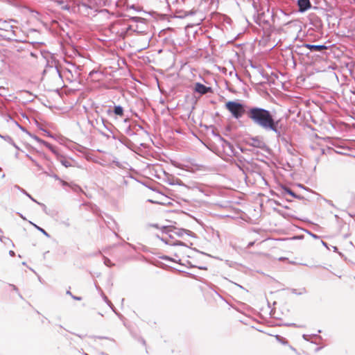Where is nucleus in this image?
<instances>
[{
  "label": "nucleus",
  "mask_w": 355,
  "mask_h": 355,
  "mask_svg": "<svg viewBox=\"0 0 355 355\" xmlns=\"http://www.w3.org/2000/svg\"><path fill=\"white\" fill-rule=\"evenodd\" d=\"M246 116L254 125L266 132H270L272 129L277 130L276 125L282 120L277 117L275 110H269L257 106L248 107Z\"/></svg>",
  "instance_id": "f257e3e1"
},
{
  "label": "nucleus",
  "mask_w": 355,
  "mask_h": 355,
  "mask_svg": "<svg viewBox=\"0 0 355 355\" xmlns=\"http://www.w3.org/2000/svg\"><path fill=\"white\" fill-rule=\"evenodd\" d=\"M226 109L232 114L235 119H240L245 114V105L236 101H230L225 103Z\"/></svg>",
  "instance_id": "f03ea898"
},
{
  "label": "nucleus",
  "mask_w": 355,
  "mask_h": 355,
  "mask_svg": "<svg viewBox=\"0 0 355 355\" xmlns=\"http://www.w3.org/2000/svg\"><path fill=\"white\" fill-rule=\"evenodd\" d=\"M162 231L164 234H174L179 237H182L184 234H187L189 236L194 237L195 234L188 230L182 229V228H177L174 226H163L162 227Z\"/></svg>",
  "instance_id": "7ed1b4c3"
},
{
  "label": "nucleus",
  "mask_w": 355,
  "mask_h": 355,
  "mask_svg": "<svg viewBox=\"0 0 355 355\" xmlns=\"http://www.w3.org/2000/svg\"><path fill=\"white\" fill-rule=\"evenodd\" d=\"M290 16V13L286 12L282 9H277L276 11L272 10L271 18L272 23L275 24L277 21L280 24H286L288 23L287 18Z\"/></svg>",
  "instance_id": "20e7f679"
},
{
  "label": "nucleus",
  "mask_w": 355,
  "mask_h": 355,
  "mask_svg": "<svg viewBox=\"0 0 355 355\" xmlns=\"http://www.w3.org/2000/svg\"><path fill=\"white\" fill-rule=\"evenodd\" d=\"M307 48L309 49V55H311V57L317 56L320 57L324 54L325 51L328 49V46L325 44H309L308 46H306Z\"/></svg>",
  "instance_id": "39448f33"
},
{
  "label": "nucleus",
  "mask_w": 355,
  "mask_h": 355,
  "mask_svg": "<svg viewBox=\"0 0 355 355\" xmlns=\"http://www.w3.org/2000/svg\"><path fill=\"white\" fill-rule=\"evenodd\" d=\"M276 125L277 129H272L270 132H272L275 134L278 140L281 141L285 144H288V141L285 134V126L282 123V120Z\"/></svg>",
  "instance_id": "423d86ee"
},
{
  "label": "nucleus",
  "mask_w": 355,
  "mask_h": 355,
  "mask_svg": "<svg viewBox=\"0 0 355 355\" xmlns=\"http://www.w3.org/2000/svg\"><path fill=\"white\" fill-rule=\"evenodd\" d=\"M18 29H12V31H3L0 33V37L7 41L20 42L18 38Z\"/></svg>",
  "instance_id": "0eeeda50"
},
{
  "label": "nucleus",
  "mask_w": 355,
  "mask_h": 355,
  "mask_svg": "<svg viewBox=\"0 0 355 355\" xmlns=\"http://www.w3.org/2000/svg\"><path fill=\"white\" fill-rule=\"evenodd\" d=\"M222 141V147L224 150V151L227 153V155L231 156L234 155L236 156L238 152L236 150L234 145L231 144L230 141L221 139Z\"/></svg>",
  "instance_id": "6e6552de"
},
{
  "label": "nucleus",
  "mask_w": 355,
  "mask_h": 355,
  "mask_svg": "<svg viewBox=\"0 0 355 355\" xmlns=\"http://www.w3.org/2000/svg\"><path fill=\"white\" fill-rule=\"evenodd\" d=\"M168 235V238H160V240L162 241L163 242H164L167 245H172V246H176V245H179V246H187V245L180 241H173V234H167ZM157 237L159 239V236H157Z\"/></svg>",
  "instance_id": "1a4fd4ad"
},
{
  "label": "nucleus",
  "mask_w": 355,
  "mask_h": 355,
  "mask_svg": "<svg viewBox=\"0 0 355 355\" xmlns=\"http://www.w3.org/2000/svg\"><path fill=\"white\" fill-rule=\"evenodd\" d=\"M194 92L200 94V95H204L209 92H211L212 89L211 87H207L200 83H196L195 84Z\"/></svg>",
  "instance_id": "9d476101"
},
{
  "label": "nucleus",
  "mask_w": 355,
  "mask_h": 355,
  "mask_svg": "<svg viewBox=\"0 0 355 355\" xmlns=\"http://www.w3.org/2000/svg\"><path fill=\"white\" fill-rule=\"evenodd\" d=\"M298 11L301 13L305 12L309 10L312 5L310 0H297Z\"/></svg>",
  "instance_id": "9b49d317"
},
{
  "label": "nucleus",
  "mask_w": 355,
  "mask_h": 355,
  "mask_svg": "<svg viewBox=\"0 0 355 355\" xmlns=\"http://www.w3.org/2000/svg\"><path fill=\"white\" fill-rule=\"evenodd\" d=\"M248 144L258 148H263L265 146V143L258 137L250 138Z\"/></svg>",
  "instance_id": "f8f14e48"
},
{
  "label": "nucleus",
  "mask_w": 355,
  "mask_h": 355,
  "mask_svg": "<svg viewBox=\"0 0 355 355\" xmlns=\"http://www.w3.org/2000/svg\"><path fill=\"white\" fill-rule=\"evenodd\" d=\"M309 44H303L302 45H297L295 47V52L299 55H304L309 58L311 55H309V49L307 48Z\"/></svg>",
  "instance_id": "ddd939ff"
},
{
  "label": "nucleus",
  "mask_w": 355,
  "mask_h": 355,
  "mask_svg": "<svg viewBox=\"0 0 355 355\" xmlns=\"http://www.w3.org/2000/svg\"><path fill=\"white\" fill-rule=\"evenodd\" d=\"M107 113L109 115L111 114L112 113H114L116 116H122L124 114V110H123V107L121 105H114V110H111L110 109H108L107 110Z\"/></svg>",
  "instance_id": "4468645a"
},
{
  "label": "nucleus",
  "mask_w": 355,
  "mask_h": 355,
  "mask_svg": "<svg viewBox=\"0 0 355 355\" xmlns=\"http://www.w3.org/2000/svg\"><path fill=\"white\" fill-rule=\"evenodd\" d=\"M12 29H19L18 27L10 25L7 21H0V33L3 31H12Z\"/></svg>",
  "instance_id": "2eb2a0df"
},
{
  "label": "nucleus",
  "mask_w": 355,
  "mask_h": 355,
  "mask_svg": "<svg viewBox=\"0 0 355 355\" xmlns=\"http://www.w3.org/2000/svg\"><path fill=\"white\" fill-rule=\"evenodd\" d=\"M281 188L282 190V194L283 196L285 194H288V195L291 196L292 197L295 196V193L294 191H293L289 187H288L285 185H282Z\"/></svg>",
  "instance_id": "dca6fc26"
},
{
  "label": "nucleus",
  "mask_w": 355,
  "mask_h": 355,
  "mask_svg": "<svg viewBox=\"0 0 355 355\" xmlns=\"http://www.w3.org/2000/svg\"><path fill=\"white\" fill-rule=\"evenodd\" d=\"M57 159L63 166L67 168L71 166V162L61 155L57 156Z\"/></svg>",
  "instance_id": "f3484780"
},
{
  "label": "nucleus",
  "mask_w": 355,
  "mask_h": 355,
  "mask_svg": "<svg viewBox=\"0 0 355 355\" xmlns=\"http://www.w3.org/2000/svg\"><path fill=\"white\" fill-rule=\"evenodd\" d=\"M15 187L17 188L19 190H20L24 194H25L26 196H28L32 201L37 203L38 205H40L43 207H46L44 204L40 203L37 202L35 199H34L26 190L24 189L20 188L19 186L15 185Z\"/></svg>",
  "instance_id": "a211bd4d"
},
{
  "label": "nucleus",
  "mask_w": 355,
  "mask_h": 355,
  "mask_svg": "<svg viewBox=\"0 0 355 355\" xmlns=\"http://www.w3.org/2000/svg\"><path fill=\"white\" fill-rule=\"evenodd\" d=\"M42 144L44 145L46 148H48L53 154L56 155V157L60 155L57 149L49 142L42 141Z\"/></svg>",
  "instance_id": "6ab92c4d"
},
{
  "label": "nucleus",
  "mask_w": 355,
  "mask_h": 355,
  "mask_svg": "<svg viewBox=\"0 0 355 355\" xmlns=\"http://www.w3.org/2000/svg\"><path fill=\"white\" fill-rule=\"evenodd\" d=\"M105 222L107 224L108 228L112 230L114 232V234L117 235L114 230V226L116 225V222L112 218H110V220H105Z\"/></svg>",
  "instance_id": "aec40b11"
},
{
  "label": "nucleus",
  "mask_w": 355,
  "mask_h": 355,
  "mask_svg": "<svg viewBox=\"0 0 355 355\" xmlns=\"http://www.w3.org/2000/svg\"><path fill=\"white\" fill-rule=\"evenodd\" d=\"M31 224H32L38 231H40V232H42L44 236H46L47 238H49L50 237V235L46 231L44 230L43 228L39 227L38 225H37L36 224L32 223V222H30Z\"/></svg>",
  "instance_id": "412c9836"
},
{
  "label": "nucleus",
  "mask_w": 355,
  "mask_h": 355,
  "mask_svg": "<svg viewBox=\"0 0 355 355\" xmlns=\"http://www.w3.org/2000/svg\"><path fill=\"white\" fill-rule=\"evenodd\" d=\"M275 338L277 342L282 343L284 345H286L288 343V340L285 338H284L279 335H276Z\"/></svg>",
  "instance_id": "4be33fe9"
},
{
  "label": "nucleus",
  "mask_w": 355,
  "mask_h": 355,
  "mask_svg": "<svg viewBox=\"0 0 355 355\" xmlns=\"http://www.w3.org/2000/svg\"><path fill=\"white\" fill-rule=\"evenodd\" d=\"M26 157H28L33 162V164H34L38 168L39 170L43 169L42 166L28 154H26Z\"/></svg>",
  "instance_id": "5701e85b"
},
{
  "label": "nucleus",
  "mask_w": 355,
  "mask_h": 355,
  "mask_svg": "<svg viewBox=\"0 0 355 355\" xmlns=\"http://www.w3.org/2000/svg\"><path fill=\"white\" fill-rule=\"evenodd\" d=\"M134 129L133 127H132L131 125H128L126 129L125 130V132L126 135H129V136H133L135 135V132L134 131Z\"/></svg>",
  "instance_id": "b1692460"
},
{
  "label": "nucleus",
  "mask_w": 355,
  "mask_h": 355,
  "mask_svg": "<svg viewBox=\"0 0 355 355\" xmlns=\"http://www.w3.org/2000/svg\"><path fill=\"white\" fill-rule=\"evenodd\" d=\"M60 223V224L64 225L67 227H69L71 225V221L69 218H65L61 220Z\"/></svg>",
  "instance_id": "393cba45"
},
{
  "label": "nucleus",
  "mask_w": 355,
  "mask_h": 355,
  "mask_svg": "<svg viewBox=\"0 0 355 355\" xmlns=\"http://www.w3.org/2000/svg\"><path fill=\"white\" fill-rule=\"evenodd\" d=\"M292 293L295 294V295H302L304 293H306V291L304 288H302L301 291L300 292H297L296 289L295 288H293L292 289Z\"/></svg>",
  "instance_id": "a878e982"
},
{
  "label": "nucleus",
  "mask_w": 355,
  "mask_h": 355,
  "mask_svg": "<svg viewBox=\"0 0 355 355\" xmlns=\"http://www.w3.org/2000/svg\"><path fill=\"white\" fill-rule=\"evenodd\" d=\"M1 138L10 144L14 141L13 139L8 135L1 136Z\"/></svg>",
  "instance_id": "bb28decb"
},
{
  "label": "nucleus",
  "mask_w": 355,
  "mask_h": 355,
  "mask_svg": "<svg viewBox=\"0 0 355 355\" xmlns=\"http://www.w3.org/2000/svg\"><path fill=\"white\" fill-rule=\"evenodd\" d=\"M103 260H104L105 265L108 266V267H112L114 265V264L112 263L110 259H108L107 257H103Z\"/></svg>",
  "instance_id": "cd10ccee"
},
{
  "label": "nucleus",
  "mask_w": 355,
  "mask_h": 355,
  "mask_svg": "<svg viewBox=\"0 0 355 355\" xmlns=\"http://www.w3.org/2000/svg\"><path fill=\"white\" fill-rule=\"evenodd\" d=\"M28 135L33 138L34 139L35 141H37V142L40 143V144H42V141H44V140L41 139L39 137H37V135H32L31 133H28Z\"/></svg>",
  "instance_id": "c85d7f7f"
},
{
  "label": "nucleus",
  "mask_w": 355,
  "mask_h": 355,
  "mask_svg": "<svg viewBox=\"0 0 355 355\" xmlns=\"http://www.w3.org/2000/svg\"><path fill=\"white\" fill-rule=\"evenodd\" d=\"M44 173H45L46 175H47L50 177L53 178L55 180H60V178L58 177V175L55 173H49L46 171H44Z\"/></svg>",
  "instance_id": "c756f323"
},
{
  "label": "nucleus",
  "mask_w": 355,
  "mask_h": 355,
  "mask_svg": "<svg viewBox=\"0 0 355 355\" xmlns=\"http://www.w3.org/2000/svg\"><path fill=\"white\" fill-rule=\"evenodd\" d=\"M130 19L134 22H139V21L144 20L143 18L139 17H130Z\"/></svg>",
  "instance_id": "7c9ffc66"
},
{
  "label": "nucleus",
  "mask_w": 355,
  "mask_h": 355,
  "mask_svg": "<svg viewBox=\"0 0 355 355\" xmlns=\"http://www.w3.org/2000/svg\"><path fill=\"white\" fill-rule=\"evenodd\" d=\"M162 260H164V261H175L173 258L168 257V256H166V255H164L162 257H160Z\"/></svg>",
  "instance_id": "2f4dec72"
},
{
  "label": "nucleus",
  "mask_w": 355,
  "mask_h": 355,
  "mask_svg": "<svg viewBox=\"0 0 355 355\" xmlns=\"http://www.w3.org/2000/svg\"><path fill=\"white\" fill-rule=\"evenodd\" d=\"M3 239L6 240V241H8V242L10 243L12 246L14 247V243L13 242L9 239V238H7V237H1L0 236V241L3 242Z\"/></svg>",
  "instance_id": "473e14b6"
},
{
  "label": "nucleus",
  "mask_w": 355,
  "mask_h": 355,
  "mask_svg": "<svg viewBox=\"0 0 355 355\" xmlns=\"http://www.w3.org/2000/svg\"><path fill=\"white\" fill-rule=\"evenodd\" d=\"M15 123L17 124V125L19 128L20 130H21L23 132H26L27 134L30 133L29 132H28L26 128H24L23 126H21V125H19L17 121H15Z\"/></svg>",
  "instance_id": "72a5a7b5"
},
{
  "label": "nucleus",
  "mask_w": 355,
  "mask_h": 355,
  "mask_svg": "<svg viewBox=\"0 0 355 355\" xmlns=\"http://www.w3.org/2000/svg\"><path fill=\"white\" fill-rule=\"evenodd\" d=\"M103 298L104 300V301L107 303V304L108 306H110V304L112 305V302L108 300L107 297L105 296V295H103Z\"/></svg>",
  "instance_id": "f704fd0d"
},
{
  "label": "nucleus",
  "mask_w": 355,
  "mask_h": 355,
  "mask_svg": "<svg viewBox=\"0 0 355 355\" xmlns=\"http://www.w3.org/2000/svg\"><path fill=\"white\" fill-rule=\"evenodd\" d=\"M112 163L114 164L117 167L121 168L122 166L121 164L116 159H114Z\"/></svg>",
  "instance_id": "c9c22d12"
},
{
  "label": "nucleus",
  "mask_w": 355,
  "mask_h": 355,
  "mask_svg": "<svg viewBox=\"0 0 355 355\" xmlns=\"http://www.w3.org/2000/svg\"><path fill=\"white\" fill-rule=\"evenodd\" d=\"M273 209H274L275 211H276L279 214L283 216L284 217L286 216V214L282 210H279V209H276V208H274Z\"/></svg>",
  "instance_id": "e433bc0d"
},
{
  "label": "nucleus",
  "mask_w": 355,
  "mask_h": 355,
  "mask_svg": "<svg viewBox=\"0 0 355 355\" xmlns=\"http://www.w3.org/2000/svg\"><path fill=\"white\" fill-rule=\"evenodd\" d=\"M189 264H190L191 267H196L200 270H207V268L206 266H196L194 265H191L190 262H189Z\"/></svg>",
  "instance_id": "4c0bfd02"
},
{
  "label": "nucleus",
  "mask_w": 355,
  "mask_h": 355,
  "mask_svg": "<svg viewBox=\"0 0 355 355\" xmlns=\"http://www.w3.org/2000/svg\"><path fill=\"white\" fill-rule=\"evenodd\" d=\"M10 286H11L12 290L15 291L16 293L19 292V289H18V288L15 285L10 284Z\"/></svg>",
  "instance_id": "58836bf2"
},
{
  "label": "nucleus",
  "mask_w": 355,
  "mask_h": 355,
  "mask_svg": "<svg viewBox=\"0 0 355 355\" xmlns=\"http://www.w3.org/2000/svg\"><path fill=\"white\" fill-rule=\"evenodd\" d=\"M310 336H309V335H306V334H303V335H302V338H303V339H304V340H306V341H309V338Z\"/></svg>",
  "instance_id": "ea45409f"
},
{
  "label": "nucleus",
  "mask_w": 355,
  "mask_h": 355,
  "mask_svg": "<svg viewBox=\"0 0 355 355\" xmlns=\"http://www.w3.org/2000/svg\"><path fill=\"white\" fill-rule=\"evenodd\" d=\"M133 128H138V129H140V130H143V127L142 125H139V124H135L134 126H133Z\"/></svg>",
  "instance_id": "a19ab883"
},
{
  "label": "nucleus",
  "mask_w": 355,
  "mask_h": 355,
  "mask_svg": "<svg viewBox=\"0 0 355 355\" xmlns=\"http://www.w3.org/2000/svg\"><path fill=\"white\" fill-rule=\"evenodd\" d=\"M293 198H297V199H299V200H303L304 198L300 195H297L295 193V196H294Z\"/></svg>",
  "instance_id": "79ce46f5"
},
{
  "label": "nucleus",
  "mask_w": 355,
  "mask_h": 355,
  "mask_svg": "<svg viewBox=\"0 0 355 355\" xmlns=\"http://www.w3.org/2000/svg\"><path fill=\"white\" fill-rule=\"evenodd\" d=\"M71 297L73 300H78V301H80V300H82L81 297H78V296H75V295H71Z\"/></svg>",
  "instance_id": "37998d69"
},
{
  "label": "nucleus",
  "mask_w": 355,
  "mask_h": 355,
  "mask_svg": "<svg viewBox=\"0 0 355 355\" xmlns=\"http://www.w3.org/2000/svg\"><path fill=\"white\" fill-rule=\"evenodd\" d=\"M11 145L13 146L17 150H21L19 147L14 141L11 144Z\"/></svg>",
  "instance_id": "c03bdc74"
},
{
  "label": "nucleus",
  "mask_w": 355,
  "mask_h": 355,
  "mask_svg": "<svg viewBox=\"0 0 355 355\" xmlns=\"http://www.w3.org/2000/svg\"><path fill=\"white\" fill-rule=\"evenodd\" d=\"M309 234H310L313 238H314V239H319V238H320V236H318V235H316V234H313V233H311V232H309Z\"/></svg>",
  "instance_id": "a18cd8bd"
},
{
  "label": "nucleus",
  "mask_w": 355,
  "mask_h": 355,
  "mask_svg": "<svg viewBox=\"0 0 355 355\" xmlns=\"http://www.w3.org/2000/svg\"><path fill=\"white\" fill-rule=\"evenodd\" d=\"M42 130L43 131H44V132L46 133V135H47V136H48V137H51V138H53V135H52L49 132L46 131V130H44V129H42Z\"/></svg>",
  "instance_id": "49530a36"
},
{
  "label": "nucleus",
  "mask_w": 355,
  "mask_h": 355,
  "mask_svg": "<svg viewBox=\"0 0 355 355\" xmlns=\"http://www.w3.org/2000/svg\"><path fill=\"white\" fill-rule=\"evenodd\" d=\"M132 29V27L131 25L128 26V27L125 28V33H128L129 31H131Z\"/></svg>",
  "instance_id": "de8ad7c7"
},
{
  "label": "nucleus",
  "mask_w": 355,
  "mask_h": 355,
  "mask_svg": "<svg viewBox=\"0 0 355 355\" xmlns=\"http://www.w3.org/2000/svg\"><path fill=\"white\" fill-rule=\"evenodd\" d=\"M9 254L11 256V257H14L15 255V252L13 251V250H10L9 251Z\"/></svg>",
  "instance_id": "09e8293b"
},
{
  "label": "nucleus",
  "mask_w": 355,
  "mask_h": 355,
  "mask_svg": "<svg viewBox=\"0 0 355 355\" xmlns=\"http://www.w3.org/2000/svg\"><path fill=\"white\" fill-rule=\"evenodd\" d=\"M101 120H102V122H103V123L104 127H105L106 129H107L108 130H110V129H109V128L107 127V125L105 124V120L103 118H102V119H101Z\"/></svg>",
  "instance_id": "8fccbe9b"
},
{
  "label": "nucleus",
  "mask_w": 355,
  "mask_h": 355,
  "mask_svg": "<svg viewBox=\"0 0 355 355\" xmlns=\"http://www.w3.org/2000/svg\"><path fill=\"white\" fill-rule=\"evenodd\" d=\"M109 306L111 308V309H112L114 313H116V311H115V308H114V305H113L112 304V305H111V304H110V306Z\"/></svg>",
  "instance_id": "3c124183"
},
{
  "label": "nucleus",
  "mask_w": 355,
  "mask_h": 355,
  "mask_svg": "<svg viewBox=\"0 0 355 355\" xmlns=\"http://www.w3.org/2000/svg\"><path fill=\"white\" fill-rule=\"evenodd\" d=\"M30 55H31V57H33V58H36L37 57L36 53H35L33 52H31Z\"/></svg>",
  "instance_id": "603ef678"
},
{
  "label": "nucleus",
  "mask_w": 355,
  "mask_h": 355,
  "mask_svg": "<svg viewBox=\"0 0 355 355\" xmlns=\"http://www.w3.org/2000/svg\"><path fill=\"white\" fill-rule=\"evenodd\" d=\"M273 202H274L276 205H279V206H280V205H281V203H280L279 202L277 201V200H273Z\"/></svg>",
  "instance_id": "864d4df0"
},
{
  "label": "nucleus",
  "mask_w": 355,
  "mask_h": 355,
  "mask_svg": "<svg viewBox=\"0 0 355 355\" xmlns=\"http://www.w3.org/2000/svg\"><path fill=\"white\" fill-rule=\"evenodd\" d=\"M17 214L23 219V220H26V218L20 213H17Z\"/></svg>",
  "instance_id": "5fc2aeb1"
},
{
  "label": "nucleus",
  "mask_w": 355,
  "mask_h": 355,
  "mask_svg": "<svg viewBox=\"0 0 355 355\" xmlns=\"http://www.w3.org/2000/svg\"><path fill=\"white\" fill-rule=\"evenodd\" d=\"M286 325L288 327H296V324L295 323H291V324H288Z\"/></svg>",
  "instance_id": "6e6d98bb"
},
{
  "label": "nucleus",
  "mask_w": 355,
  "mask_h": 355,
  "mask_svg": "<svg viewBox=\"0 0 355 355\" xmlns=\"http://www.w3.org/2000/svg\"><path fill=\"white\" fill-rule=\"evenodd\" d=\"M140 341H141V343L144 345H146V341H145V340H144V338H141Z\"/></svg>",
  "instance_id": "4d7b16f0"
},
{
  "label": "nucleus",
  "mask_w": 355,
  "mask_h": 355,
  "mask_svg": "<svg viewBox=\"0 0 355 355\" xmlns=\"http://www.w3.org/2000/svg\"><path fill=\"white\" fill-rule=\"evenodd\" d=\"M96 73V71L93 70V71L89 72V76H92V75H94V73Z\"/></svg>",
  "instance_id": "13d9d810"
},
{
  "label": "nucleus",
  "mask_w": 355,
  "mask_h": 355,
  "mask_svg": "<svg viewBox=\"0 0 355 355\" xmlns=\"http://www.w3.org/2000/svg\"><path fill=\"white\" fill-rule=\"evenodd\" d=\"M321 243H322V244L324 246H325L326 248H328V247H327V243L326 242H324V241H321Z\"/></svg>",
  "instance_id": "bf43d9fd"
},
{
  "label": "nucleus",
  "mask_w": 355,
  "mask_h": 355,
  "mask_svg": "<svg viewBox=\"0 0 355 355\" xmlns=\"http://www.w3.org/2000/svg\"><path fill=\"white\" fill-rule=\"evenodd\" d=\"M322 349V347H318L315 348V352H319Z\"/></svg>",
  "instance_id": "052dcab7"
},
{
  "label": "nucleus",
  "mask_w": 355,
  "mask_h": 355,
  "mask_svg": "<svg viewBox=\"0 0 355 355\" xmlns=\"http://www.w3.org/2000/svg\"><path fill=\"white\" fill-rule=\"evenodd\" d=\"M263 22L266 24H269V21L267 19H265L264 18L263 19Z\"/></svg>",
  "instance_id": "680f3d73"
},
{
  "label": "nucleus",
  "mask_w": 355,
  "mask_h": 355,
  "mask_svg": "<svg viewBox=\"0 0 355 355\" xmlns=\"http://www.w3.org/2000/svg\"><path fill=\"white\" fill-rule=\"evenodd\" d=\"M254 245V242H250L248 245V247H252Z\"/></svg>",
  "instance_id": "e2e57ef3"
},
{
  "label": "nucleus",
  "mask_w": 355,
  "mask_h": 355,
  "mask_svg": "<svg viewBox=\"0 0 355 355\" xmlns=\"http://www.w3.org/2000/svg\"><path fill=\"white\" fill-rule=\"evenodd\" d=\"M66 293H67V295H69L71 297V295H73L70 291H67Z\"/></svg>",
  "instance_id": "0e129e2a"
},
{
  "label": "nucleus",
  "mask_w": 355,
  "mask_h": 355,
  "mask_svg": "<svg viewBox=\"0 0 355 355\" xmlns=\"http://www.w3.org/2000/svg\"><path fill=\"white\" fill-rule=\"evenodd\" d=\"M332 248H333L334 252H336L338 250V248L337 247L333 246Z\"/></svg>",
  "instance_id": "69168bd1"
},
{
  "label": "nucleus",
  "mask_w": 355,
  "mask_h": 355,
  "mask_svg": "<svg viewBox=\"0 0 355 355\" xmlns=\"http://www.w3.org/2000/svg\"><path fill=\"white\" fill-rule=\"evenodd\" d=\"M264 15H265V14H264V12H262V13L260 15V19H262V17H264Z\"/></svg>",
  "instance_id": "338daca9"
},
{
  "label": "nucleus",
  "mask_w": 355,
  "mask_h": 355,
  "mask_svg": "<svg viewBox=\"0 0 355 355\" xmlns=\"http://www.w3.org/2000/svg\"><path fill=\"white\" fill-rule=\"evenodd\" d=\"M18 295H19V297H20L21 299H23V297L22 295L20 294L19 292L17 293Z\"/></svg>",
  "instance_id": "774afa93"
}]
</instances>
